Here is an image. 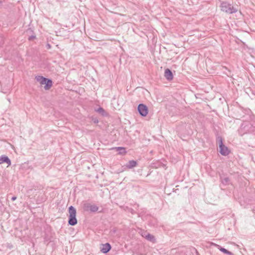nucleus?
Here are the masks:
<instances>
[{"mask_svg": "<svg viewBox=\"0 0 255 255\" xmlns=\"http://www.w3.org/2000/svg\"><path fill=\"white\" fill-rule=\"evenodd\" d=\"M69 224L71 226H74L77 224V220L76 218V210L72 206L69 208Z\"/></svg>", "mask_w": 255, "mask_h": 255, "instance_id": "obj_2", "label": "nucleus"}, {"mask_svg": "<svg viewBox=\"0 0 255 255\" xmlns=\"http://www.w3.org/2000/svg\"><path fill=\"white\" fill-rule=\"evenodd\" d=\"M148 107L144 104H140L137 107V112H148Z\"/></svg>", "mask_w": 255, "mask_h": 255, "instance_id": "obj_9", "label": "nucleus"}, {"mask_svg": "<svg viewBox=\"0 0 255 255\" xmlns=\"http://www.w3.org/2000/svg\"><path fill=\"white\" fill-rule=\"evenodd\" d=\"M111 249V245L109 243H106L102 245L101 251L103 253H108Z\"/></svg>", "mask_w": 255, "mask_h": 255, "instance_id": "obj_6", "label": "nucleus"}, {"mask_svg": "<svg viewBox=\"0 0 255 255\" xmlns=\"http://www.w3.org/2000/svg\"><path fill=\"white\" fill-rule=\"evenodd\" d=\"M95 112H105V111L102 108L99 107L97 110H95Z\"/></svg>", "mask_w": 255, "mask_h": 255, "instance_id": "obj_16", "label": "nucleus"}, {"mask_svg": "<svg viewBox=\"0 0 255 255\" xmlns=\"http://www.w3.org/2000/svg\"><path fill=\"white\" fill-rule=\"evenodd\" d=\"M35 79L41 85H45L44 89L46 90H49L52 86V81L51 79L41 76H36Z\"/></svg>", "mask_w": 255, "mask_h": 255, "instance_id": "obj_3", "label": "nucleus"}, {"mask_svg": "<svg viewBox=\"0 0 255 255\" xmlns=\"http://www.w3.org/2000/svg\"><path fill=\"white\" fill-rule=\"evenodd\" d=\"M217 140L220 149V153L224 156L228 155L230 151L228 148L224 145L222 137L220 136L218 137Z\"/></svg>", "mask_w": 255, "mask_h": 255, "instance_id": "obj_4", "label": "nucleus"}, {"mask_svg": "<svg viewBox=\"0 0 255 255\" xmlns=\"http://www.w3.org/2000/svg\"><path fill=\"white\" fill-rule=\"evenodd\" d=\"M137 163L134 160H130L128 164H127V167L131 169L133 167H134L136 166Z\"/></svg>", "mask_w": 255, "mask_h": 255, "instance_id": "obj_10", "label": "nucleus"}, {"mask_svg": "<svg viewBox=\"0 0 255 255\" xmlns=\"http://www.w3.org/2000/svg\"><path fill=\"white\" fill-rule=\"evenodd\" d=\"M1 2L0 1V4L1 3Z\"/></svg>", "mask_w": 255, "mask_h": 255, "instance_id": "obj_22", "label": "nucleus"}, {"mask_svg": "<svg viewBox=\"0 0 255 255\" xmlns=\"http://www.w3.org/2000/svg\"><path fill=\"white\" fill-rule=\"evenodd\" d=\"M3 163H6L8 166L11 164V161L9 158L5 155L0 156V164Z\"/></svg>", "mask_w": 255, "mask_h": 255, "instance_id": "obj_7", "label": "nucleus"}, {"mask_svg": "<svg viewBox=\"0 0 255 255\" xmlns=\"http://www.w3.org/2000/svg\"><path fill=\"white\" fill-rule=\"evenodd\" d=\"M220 7L222 11L228 14L236 13L238 11L236 7L226 1L222 2Z\"/></svg>", "mask_w": 255, "mask_h": 255, "instance_id": "obj_1", "label": "nucleus"}, {"mask_svg": "<svg viewBox=\"0 0 255 255\" xmlns=\"http://www.w3.org/2000/svg\"><path fill=\"white\" fill-rule=\"evenodd\" d=\"M148 234V233H147V232H143V233L141 234V235H142V237H144V238H145V236H146V235L147 234Z\"/></svg>", "mask_w": 255, "mask_h": 255, "instance_id": "obj_17", "label": "nucleus"}, {"mask_svg": "<svg viewBox=\"0 0 255 255\" xmlns=\"http://www.w3.org/2000/svg\"><path fill=\"white\" fill-rule=\"evenodd\" d=\"M213 245L214 246H215V247H217V248L220 251H221L222 252L224 253V254H227L228 255H233V253L232 252L228 251L227 250H226L225 248H223L221 247L220 246H219V245H218L217 244H214V243H213Z\"/></svg>", "mask_w": 255, "mask_h": 255, "instance_id": "obj_8", "label": "nucleus"}, {"mask_svg": "<svg viewBox=\"0 0 255 255\" xmlns=\"http://www.w3.org/2000/svg\"><path fill=\"white\" fill-rule=\"evenodd\" d=\"M145 239L148 241L152 242L153 243H154L155 241L154 237L149 233L146 235Z\"/></svg>", "mask_w": 255, "mask_h": 255, "instance_id": "obj_13", "label": "nucleus"}, {"mask_svg": "<svg viewBox=\"0 0 255 255\" xmlns=\"http://www.w3.org/2000/svg\"><path fill=\"white\" fill-rule=\"evenodd\" d=\"M222 182L224 184H227L229 181L228 177L221 178Z\"/></svg>", "mask_w": 255, "mask_h": 255, "instance_id": "obj_14", "label": "nucleus"}, {"mask_svg": "<svg viewBox=\"0 0 255 255\" xmlns=\"http://www.w3.org/2000/svg\"><path fill=\"white\" fill-rule=\"evenodd\" d=\"M164 76L168 81H171L173 78V75L172 71L168 68L165 70Z\"/></svg>", "mask_w": 255, "mask_h": 255, "instance_id": "obj_5", "label": "nucleus"}, {"mask_svg": "<svg viewBox=\"0 0 255 255\" xmlns=\"http://www.w3.org/2000/svg\"><path fill=\"white\" fill-rule=\"evenodd\" d=\"M46 47L48 49H50L51 48V45L49 44H47L46 45Z\"/></svg>", "mask_w": 255, "mask_h": 255, "instance_id": "obj_20", "label": "nucleus"}, {"mask_svg": "<svg viewBox=\"0 0 255 255\" xmlns=\"http://www.w3.org/2000/svg\"><path fill=\"white\" fill-rule=\"evenodd\" d=\"M93 121L94 122V123H98V120L97 119V118H95V119H93Z\"/></svg>", "mask_w": 255, "mask_h": 255, "instance_id": "obj_18", "label": "nucleus"}, {"mask_svg": "<svg viewBox=\"0 0 255 255\" xmlns=\"http://www.w3.org/2000/svg\"><path fill=\"white\" fill-rule=\"evenodd\" d=\"M114 149H116L117 151H119L120 154H124L126 153V149L124 147H116Z\"/></svg>", "mask_w": 255, "mask_h": 255, "instance_id": "obj_11", "label": "nucleus"}, {"mask_svg": "<svg viewBox=\"0 0 255 255\" xmlns=\"http://www.w3.org/2000/svg\"><path fill=\"white\" fill-rule=\"evenodd\" d=\"M16 196H13V197H12L11 198V200H12V201H14V200H16Z\"/></svg>", "mask_w": 255, "mask_h": 255, "instance_id": "obj_19", "label": "nucleus"}, {"mask_svg": "<svg viewBox=\"0 0 255 255\" xmlns=\"http://www.w3.org/2000/svg\"><path fill=\"white\" fill-rule=\"evenodd\" d=\"M148 113H139L141 117H146Z\"/></svg>", "mask_w": 255, "mask_h": 255, "instance_id": "obj_15", "label": "nucleus"}, {"mask_svg": "<svg viewBox=\"0 0 255 255\" xmlns=\"http://www.w3.org/2000/svg\"><path fill=\"white\" fill-rule=\"evenodd\" d=\"M89 210L91 212H95L99 209V207L96 205H91L89 206Z\"/></svg>", "mask_w": 255, "mask_h": 255, "instance_id": "obj_12", "label": "nucleus"}, {"mask_svg": "<svg viewBox=\"0 0 255 255\" xmlns=\"http://www.w3.org/2000/svg\"><path fill=\"white\" fill-rule=\"evenodd\" d=\"M103 113V116H105V115H107V113L106 112H105V113Z\"/></svg>", "mask_w": 255, "mask_h": 255, "instance_id": "obj_21", "label": "nucleus"}]
</instances>
